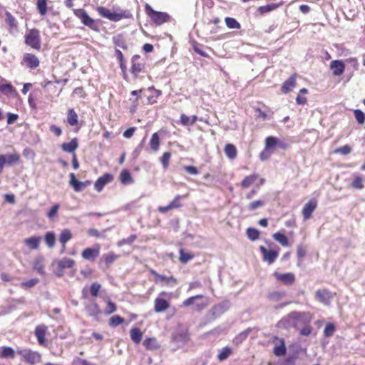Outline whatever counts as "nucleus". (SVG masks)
I'll return each instance as SVG.
<instances>
[{
    "mask_svg": "<svg viewBox=\"0 0 365 365\" xmlns=\"http://www.w3.org/2000/svg\"><path fill=\"white\" fill-rule=\"evenodd\" d=\"M317 207V202L314 200H310L306 203L302 210V215L304 220L311 217L312 212Z\"/></svg>",
    "mask_w": 365,
    "mask_h": 365,
    "instance_id": "17",
    "label": "nucleus"
},
{
    "mask_svg": "<svg viewBox=\"0 0 365 365\" xmlns=\"http://www.w3.org/2000/svg\"><path fill=\"white\" fill-rule=\"evenodd\" d=\"M115 310H116V307H115V304L110 301H108L107 303V307L106 309L105 312L107 314H110L113 313Z\"/></svg>",
    "mask_w": 365,
    "mask_h": 365,
    "instance_id": "58",
    "label": "nucleus"
},
{
    "mask_svg": "<svg viewBox=\"0 0 365 365\" xmlns=\"http://www.w3.org/2000/svg\"><path fill=\"white\" fill-rule=\"evenodd\" d=\"M48 331V327L44 324L38 325L34 331L38 343L41 346H46V334Z\"/></svg>",
    "mask_w": 365,
    "mask_h": 365,
    "instance_id": "10",
    "label": "nucleus"
},
{
    "mask_svg": "<svg viewBox=\"0 0 365 365\" xmlns=\"http://www.w3.org/2000/svg\"><path fill=\"white\" fill-rule=\"evenodd\" d=\"M45 241L48 247H53L56 242V237L54 234L51 232H47L45 235Z\"/></svg>",
    "mask_w": 365,
    "mask_h": 365,
    "instance_id": "44",
    "label": "nucleus"
},
{
    "mask_svg": "<svg viewBox=\"0 0 365 365\" xmlns=\"http://www.w3.org/2000/svg\"><path fill=\"white\" fill-rule=\"evenodd\" d=\"M171 157V154L169 152H165L163 153L160 160L165 169H167L169 165L170 159Z\"/></svg>",
    "mask_w": 365,
    "mask_h": 365,
    "instance_id": "53",
    "label": "nucleus"
},
{
    "mask_svg": "<svg viewBox=\"0 0 365 365\" xmlns=\"http://www.w3.org/2000/svg\"><path fill=\"white\" fill-rule=\"evenodd\" d=\"M330 68L334 76H339L344 73L345 65L342 61L334 60L331 62Z\"/></svg>",
    "mask_w": 365,
    "mask_h": 365,
    "instance_id": "14",
    "label": "nucleus"
},
{
    "mask_svg": "<svg viewBox=\"0 0 365 365\" xmlns=\"http://www.w3.org/2000/svg\"><path fill=\"white\" fill-rule=\"evenodd\" d=\"M194 257V255L190 252H185L184 250L181 249L180 250V261L182 263H187L188 261L192 259Z\"/></svg>",
    "mask_w": 365,
    "mask_h": 365,
    "instance_id": "40",
    "label": "nucleus"
},
{
    "mask_svg": "<svg viewBox=\"0 0 365 365\" xmlns=\"http://www.w3.org/2000/svg\"><path fill=\"white\" fill-rule=\"evenodd\" d=\"M99 254L100 245H96L94 247L85 249L82 252L81 256L84 259L88 261H94L96 258L99 255Z\"/></svg>",
    "mask_w": 365,
    "mask_h": 365,
    "instance_id": "11",
    "label": "nucleus"
},
{
    "mask_svg": "<svg viewBox=\"0 0 365 365\" xmlns=\"http://www.w3.org/2000/svg\"><path fill=\"white\" fill-rule=\"evenodd\" d=\"M5 21L9 26V32L16 35L19 32L18 22L15 17L9 11L5 13Z\"/></svg>",
    "mask_w": 365,
    "mask_h": 365,
    "instance_id": "9",
    "label": "nucleus"
},
{
    "mask_svg": "<svg viewBox=\"0 0 365 365\" xmlns=\"http://www.w3.org/2000/svg\"><path fill=\"white\" fill-rule=\"evenodd\" d=\"M272 153L273 151L264 148V150L260 154V159L262 160H267L271 156Z\"/></svg>",
    "mask_w": 365,
    "mask_h": 365,
    "instance_id": "59",
    "label": "nucleus"
},
{
    "mask_svg": "<svg viewBox=\"0 0 365 365\" xmlns=\"http://www.w3.org/2000/svg\"><path fill=\"white\" fill-rule=\"evenodd\" d=\"M101 286L98 282H93L91 286V294L93 297H97Z\"/></svg>",
    "mask_w": 365,
    "mask_h": 365,
    "instance_id": "56",
    "label": "nucleus"
},
{
    "mask_svg": "<svg viewBox=\"0 0 365 365\" xmlns=\"http://www.w3.org/2000/svg\"><path fill=\"white\" fill-rule=\"evenodd\" d=\"M73 13L76 16L81 19V22L92 29H96L95 21L91 18L85 10L79 9H74Z\"/></svg>",
    "mask_w": 365,
    "mask_h": 365,
    "instance_id": "8",
    "label": "nucleus"
},
{
    "mask_svg": "<svg viewBox=\"0 0 365 365\" xmlns=\"http://www.w3.org/2000/svg\"><path fill=\"white\" fill-rule=\"evenodd\" d=\"M225 23L230 29H240V24L233 18L227 17L225 19Z\"/></svg>",
    "mask_w": 365,
    "mask_h": 365,
    "instance_id": "49",
    "label": "nucleus"
},
{
    "mask_svg": "<svg viewBox=\"0 0 365 365\" xmlns=\"http://www.w3.org/2000/svg\"><path fill=\"white\" fill-rule=\"evenodd\" d=\"M86 310L90 316H96L99 314V309L96 304L88 305Z\"/></svg>",
    "mask_w": 365,
    "mask_h": 365,
    "instance_id": "47",
    "label": "nucleus"
},
{
    "mask_svg": "<svg viewBox=\"0 0 365 365\" xmlns=\"http://www.w3.org/2000/svg\"><path fill=\"white\" fill-rule=\"evenodd\" d=\"M335 327L332 324H327L324 328V334L326 336H331L334 334Z\"/></svg>",
    "mask_w": 365,
    "mask_h": 365,
    "instance_id": "55",
    "label": "nucleus"
},
{
    "mask_svg": "<svg viewBox=\"0 0 365 365\" xmlns=\"http://www.w3.org/2000/svg\"><path fill=\"white\" fill-rule=\"evenodd\" d=\"M264 204L265 202L264 200H255L249 204L247 208L250 211H253L259 207H262V206L264 205Z\"/></svg>",
    "mask_w": 365,
    "mask_h": 365,
    "instance_id": "45",
    "label": "nucleus"
},
{
    "mask_svg": "<svg viewBox=\"0 0 365 365\" xmlns=\"http://www.w3.org/2000/svg\"><path fill=\"white\" fill-rule=\"evenodd\" d=\"M97 11L101 16L112 21L116 22L123 19L128 17V15L125 12L112 11L111 10L103 6L98 7Z\"/></svg>",
    "mask_w": 365,
    "mask_h": 365,
    "instance_id": "4",
    "label": "nucleus"
},
{
    "mask_svg": "<svg viewBox=\"0 0 365 365\" xmlns=\"http://www.w3.org/2000/svg\"><path fill=\"white\" fill-rule=\"evenodd\" d=\"M90 183L91 182L89 181H85V182L78 181L73 186V187L75 191L80 192V191H82L83 190H84L88 185H90Z\"/></svg>",
    "mask_w": 365,
    "mask_h": 365,
    "instance_id": "51",
    "label": "nucleus"
},
{
    "mask_svg": "<svg viewBox=\"0 0 365 365\" xmlns=\"http://www.w3.org/2000/svg\"><path fill=\"white\" fill-rule=\"evenodd\" d=\"M264 182V180L259 177L257 174H252L250 175L246 176L240 183V185L242 188L247 189L250 187L251 186H254V187H257L259 188Z\"/></svg>",
    "mask_w": 365,
    "mask_h": 365,
    "instance_id": "6",
    "label": "nucleus"
},
{
    "mask_svg": "<svg viewBox=\"0 0 365 365\" xmlns=\"http://www.w3.org/2000/svg\"><path fill=\"white\" fill-rule=\"evenodd\" d=\"M142 337L143 332L139 328L135 327L130 329V339L134 343L139 344L142 340Z\"/></svg>",
    "mask_w": 365,
    "mask_h": 365,
    "instance_id": "30",
    "label": "nucleus"
},
{
    "mask_svg": "<svg viewBox=\"0 0 365 365\" xmlns=\"http://www.w3.org/2000/svg\"><path fill=\"white\" fill-rule=\"evenodd\" d=\"M188 196L187 194L185 195H176L174 199L169 203L170 207L172 209L179 208L182 206V204L180 202V200L182 197H187Z\"/></svg>",
    "mask_w": 365,
    "mask_h": 365,
    "instance_id": "39",
    "label": "nucleus"
},
{
    "mask_svg": "<svg viewBox=\"0 0 365 365\" xmlns=\"http://www.w3.org/2000/svg\"><path fill=\"white\" fill-rule=\"evenodd\" d=\"M119 178L120 182L124 185H129L133 182V179L128 170H123Z\"/></svg>",
    "mask_w": 365,
    "mask_h": 365,
    "instance_id": "31",
    "label": "nucleus"
},
{
    "mask_svg": "<svg viewBox=\"0 0 365 365\" xmlns=\"http://www.w3.org/2000/svg\"><path fill=\"white\" fill-rule=\"evenodd\" d=\"M169 307V303L165 299L158 297L155 300V311L156 312H162Z\"/></svg>",
    "mask_w": 365,
    "mask_h": 365,
    "instance_id": "21",
    "label": "nucleus"
},
{
    "mask_svg": "<svg viewBox=\"0 0 365 365\" xmlns=\"http://www.w3.org/2000/svg\"><path fill=\"white\" fill-rule=\"evenodd\" d=\"M117 258V256L113 253H109L104 255L105 262L107 264L113 263Z\"/></svg>",
    "mask_w": 365,
    "mask_h": 365,
    "instance_id": "57",
    "label": "nucleus"
},
{
    "mask_svg": "<svg viewBox=\"0 0 365 365\" xmlns=\"http://www.w3.org/2000/svg\"><path fill=\"white\" fill-rule=\"evenodd\" d=\"M351 147L348 145H344L339 148H336L334 150V153H340L343 155H346L349 154L351 153Z\"/></svg>",
    "mask_w": 365,
    "mask_h": 365,
    "instance_id": "52",
    "label": "nucleus"
},
{
    "mask_svg": "<svg viewBox=\"0 0 365 365\" xmlns=\"http://www.w3.org/2000/svg\"><path fill=\"white\" fill-rule=\"evenodd\" d=\"M37 9L41 16H44L47 12L46 0H37Z\"/></svg>",
    "mask_w": 365,
    "mask_h": 365,
    "instance_id": "41",
    "label": "nucleus"
},
{
    "mask_svg": "<svg viewBox=\"0 0 365 365\" xmlns=\"http://www.w3.org/2000/svg\"><path fill=\"white\" fill-rule=\"evenodd\" d=\"M41 237L33 236L29 238H26L24 240V243L31 250H37L41 242Z\"/></svg>",
    "mask_w": 365,
    "mask_h": 365,
    "instance_id": "20",
    "label": "nucleus"
},
{
    "mask_svg": "<svg viewBox=\"0 0 365 365\" xmlns=\"http://www.w3.org/2000/svg\"><path fill=\"white\" fill-rule=\"evenodd\" d=\"M0 92L12 97L17 94L15 88L10 83L0 85Z\"/></svg>",
    "mask_w": 365,
    "mask_h": 365,
    "instance_id": "27",
    "label": "nucleus"
},
{
    "mask_svg": "<svg viewBox=\"0 0 365 365\" xmlns=\"http://www.w3.org/2000/svg\"><path fill=\"white\" fill-rule=\"evenodd\" d=\"M295 87V78L291 76L282 85V91L284 93H287L291 91Z\"/></svg>",
    "mask_w": 365,
    "mask_h": 365,
    "instance_id": "29",
    "label": "nucleus"
},
{
    "mask_svg": "<svg viewBox=\"0 0 365 365\" xmlns=\"http://www.w3.org/2000/svg\"><path fill=\"white\" fill-rule=\"evenodd\" d=\"M17 353L21 356L24 361L30 365H35L41 361V354L29 349H19Z\"/></svg>",
    "mask_w": 365,
    "mask_h": 365,
    "instance_id": "3",
    "label": "nucleus"
},
{
    "mask_svg": "<svg viewBox=\"0 0 365 365\" xmlns=\"http://www.w3.org/2000/svg\"><path fill=\"white\" fill-rule=\"evenodd\" d=\"M59 209V205H53L51 210L48 211V212L47 213V216L48 218H52L53 216H55L56 214H57V212Z\"/></svg>",
    "mask_w": 365,
    "mask_h": 365,
    "instance_id": "63",
    "label": "nucleus"
},
{
    "mask_svg": "<svg viewBox=\"0 0 365 365\" xmlns=\"http://www.w3.org/2000/svg\"><path fill=\"white\" fill-rule=\"evenodd\" d=\"M56 263L58 268L62 271L63 269L66 268H71L74 265L75 262L72 259L64 257L61 259L58 260Z\"/></svg>",
    "mask_w": 365,
    "mask_h": 365,
    "instance_id": "26",
    "label": "nucleus"
},
{
    "mask_svg": "<svg viewBox=\"0 0 365 365\" xmlns=\"http://www.w3.org/2000/svg\"><path fill=\"white\" fill-rule=\"evenodd\" d=\"M78 117L77 113L73 109H69L67 113V122L71 126H75L78 124Z\"/></svg>",
    "mask_w": 365,
    "mask_h": 365,
    "instance_id": "32",
    "label": "nucleus"
},
{
    "mask_svg": "<svg viewBox=\"0 0 365 365\" xmlns=\"http://www.w3.org/2000/svg\"><path fill=\"white\" fill-rule=\"evenodd\" d=\"M149 145L153 151L157 152L160 147V138L158 133H154L149 142Z\"/></svg>",
    "mask_w": 365,
    "mask_h": 365,
    "instance_id": "33",
    "label": "nucleus"
},
{
    "mask_svg": "<svg viewBox=\"0 0 365 365\" xmlns=\"http://www.w3.org/2000/svg\"><path fill=\"white\" fill-rule=\"evenodd\" d=\"M273 352L277 356H282L286 354L284 340L281 338H275Z\"/></svg>",
    "mask_w": 365,
    "mask_h": 365,
    "instance_id": "15",
    "label": "nucleus"
},
{
    "mask_svg": "<svg viewBox=\"0 0 365 365\" xmlns=\"http://www.w3.org/2000/svg\"><path fill=\"white\" fill-rule=\"evenodd\" d=\"M354 117L359 124H363L365 122V113L361 110L356 109L354 110Z\"/></svg>",
    "mask_w": 365,
    "mask_h": 365,
    "instance_id": "50",
    "label": "nucleus"
},
{
    "mask_svg": "<svg viewBox=\"0 0 365 365\" xmlns=\"http://www.w3.org/2000/svg\"><path fill=\"white\" fill-rule=\"evenodd\" d=\"M247 235L250 240L254 241L259 238V232L257 229L248 228L247 230Z\"/></svg>",
    "mask_w": 365,
    "mask_h": 365,
    "instance_id": "46",
    "label": "nucleus"
},
{
    "mask_svg": "<svg viewBox=\"0 0 365 365\" xmlns=\"http://www.w3.org/2000/svg\"><path fill=\"white\" fill-rule=\"evenodd\" d=\"M25 43L34 49H39L41 48L39 31L35 29L28 31L25 35Z\"/></svg>",
    "mask_w": 365,
    "mask_h": 365,
    "instance_id": "5",
    "label": "nucleus"
},
{
    "mask_svg": "<svg viewBox=\"0 0 365 365\" xmlns=\"http://www.w3.org/2000/svg\"><path fill=\"white\" fill-rule=\"evenodd\" d=\"M23 62L30 68H36L39 66L38 58L31 53H25L23 57Z\"/></svg>",
    "mask_w": 365,
    "mask_h": 365,
    "instance_id": "16",
    "label": "nucleus"
},
{
    "mask_svg": "<svg viewBox=\"0 0 365 365\" xmlns=\"http://www.w3.org/2000/svg\"><path fill=\"white\" fill-rule=\"evenodd\" d=\"M274 240L284 247L289 245L288 239L285 235L281 232H276L272 235Z\"/></svg>",
    "mask_w": 365,
    "mask_h": 365,
    "instance_id": "35",
    "label": "nucleus"
},
{
    "mask_svg": "<svg viewBox=\"0 0 365 365\" xmlns=\"http://www.w3.org/2000/svg\"><path fill=\"white\" fill-rule=\"evenodd\" d=\"M136 239V236L133 235L127 238L123 239L118 242V246L121 247L125 244H132Z\"/></svg>",
    "mask_w": 365,
    "mask_h": 365,
    "instance_id": "54",
    "label": "nucleus"
},
{
    "mask_svg": "<svg viewBox=\"0 0 365 365\" xmlns=\"http://www.w3.org/2000/svg\"><path fill=\"white\" fill-rule=\"evenodd\" d=\"M19 118V115L17 114L8 113H7V123L9 125H11L14 123Z\"/></svg>",
    "mask_w": 365,
    "mask_h": 365,
    "instance_id": "62",
    "label": "nucleus"
},
{
    "mask_svg": "<svg viewBox=\"0 0 365 365\" xmlns=\"http://www.w3.org/2000/svg\"><path fill=\"white\" fill-rule=\"evenodd\" d=\"M43 260V257L42 256H39L34 259L33 263L34 269L41 275L44 274Z\"/></svg>",
    "mask_w": 365,
    "mask_h": 365,
    "instance_id": "25",
    "label": "nucleus"
},
{
    "mask_svg": "<svg viewBox=\"0 0 365 365\" xmlns=\"http://www.w3.org/2000/svg\"><path fill=\"white\" fill-rule=\"evenodd\" d=\"M225 153L226 155L230 159H234L236 158L237 150L232 144H227L225 145Z\"/></svg>",
    "mask_w": 365,
    "mask_h": 365,
    "instance_id": "37",
    "label": "nucleus"
},
{
    "mask_svg": "<svg viewBox=\"0 0 365 365\" xmlns=\"http://www.w3.org/2000/svg\"><path fill=\"white\" fill-rule=\"evenodd\" d=\"M277 6L276 5H267V6H260L259 8V11L261 12V13H267L269 11H271L272 10H274V9H276Z\"/></svg>",
    "mask_w": 365,
    "mask_h": 365,
    "instance_id": "60",
    "label": "nucleus"
},
{
    "mask_svg": "<svg viewBox=\"0 0 365 365\" xmlns=\"http://www.w3.org/2000/svg\"><path fill=\"white\" fill-rule=\"evenodd\" d=\"M15 357V351L10 346L0 347L1 359H14Z\"/></svg>",
    "mask_w": 365,
    "mask_h": 365,
    "instance_id": "24",
    "label": "nucleus"
},
{
    "mask_svg": "<svg viewBox=\"0 0 365 365\" xmlns=\"http://www.w3.org/2000/svg\"><path fill=\"white\" fill-rule=\"evenodd\" d=\"M316 297L320 302L328 304L332 299V294L326 289H319L316 292Z\"/></svg>",
    "mask_w": 365,
    "mask_h": 365,
    "instance_id": "18",
    "label": "nucleus"
},
{
    "mask_svg": "<svg viewBox=\"0 0 365 365\" xmlns=\"http://www.w3.org/2000/svg\"><path fill=\"white\" fill-rule=\"evenodd\" d=\"M143 345L146 349L150 350H155L159 348L157 340L154 338H148L143 341Z\"/></svg>",
    "mask_w": 365,
    "mask_h": 365,
    "instance_id": "36",
    "label": "nucleus"
},
{
    "mask_svg": "<svg viewBox=\"0 0 365 365\" xmlns=\"http://www.w3.org/2000/svg\"><path fill=\"white\" fill-rule=\"evenodd\" d=\"M38 282V279H31L29 281L24 282L21 283V287H32L35 286Z\"/></svg>",
    "mask_w": 365,
    "mask_h": 365,
    "instance_id": "61",
    "label": "nucleus"
},
{
    "mask_svg": "<svg viewBox=\"0 0 365 365\" xmlns=\"http://www.w3.org/2000/svg\"><path fill=\"white\" fill-rule=\"evenodd\" d=\"M279 143V139L273 137V136H269L265 140V148L272 150L277 147V144Z\"/></svg>",
    "mask_w": 365,
    "mask_h": 365,
    "instance_id": "34",
    "label": "nucleus"
},
{
    "mask_svg": "<svg viewBox=\"0 0 365 365\" xmlns=\"http://www.w3.org/2000/svg\"><path fill=\"white\" fill-rule=\"evenodd\" d=\"M113 177L111 174L106 173L100 177L95 182L94 187L98 192H101L104 186L112 182Z\"/></svg>",
    "mask_w": 365,
    "mask_h": 365,
    "instance_id": "13",
    "label": "nucleus"
},
{
    "mask_svg": "<svg viewBox=\"0 0 365 365\" xmlns=\"http://www.w3.org/2000/svg\"><path fill=\"white\" fill-rule=\"evenodd\" d=\"M154 277V281L163 287H174L177 284V279L173 276H165L158 274L155 271H152Z\"/></svg>",
    "mask_w": 365,
    "mask_h": 365,
    "instance_id": "7",
    "label": "nucleus"
},
{
    "mask_svg": "<svg viewBox=\"0 0 365 365\" xmlns=\"http://www.w3.org/2000/svg\"><path fill=\"white\" fill-rule=\"evenodd\" d=\"M61 148L65 152L73 153L78 148V140L76 138H73L69 143H63Z\"/></svg>",
    "mask_w": 365,
    "mask_h": 365,
    "instance_id": "28",
    "label": "nucleus"
},
{
    "mask_svg": "<svg viewBox=\"0 0 365 365\" xmlns=\"http://www.w3.org/2000/svg\"><path fill=\"white\" fill-rule=\"evenodd\" d=\"M259 250L263 255V259L268 262L269 264H272L279 255V252L277 251L267 250L263 246L259 247Z\"/></svg>",
    "mask_w": 365,
    "mask_h": 365,
    "instance_id": "12",
    "label": "nucleus"
},
{
    "mask_svg": "<svg viewBox=\"0 0 365 365\" xmlns=\"http://www.w3.org/2000/svg\"><path fill=\"white\" fill-rule=\"evenodd\" d=\"M231 354H232L231 348H230L228 346L224 347L220 351V353L217 356V359L221 361H224V360L227 359L230 356Z\"/></svg>",
    "mask_w": 365,
    "mask_h": 365,
    "instance_id": "38",
    "label": "nucleus"
},
{
    "mask_svg": "<svg viewBox=\"0 0 365 365\" xmlns=\"http://www.w3.org/2000/svg\"><path fill=\"white\" fill-rule=\"evenodd\" d=\"M73 365H93L86 360L81 358H76L73 361Z\"/></svg>",
    "mask_w": 365,
    "mask_h": 365,
    "instance_id": "64",
    "label": "nucleus"
},
{
    "mask_svg": "<svg viewBox=\"0 0 365 365\" xmlns=\"http://www.w3.org/2000/svg\"><path fill=\"white\" fill-rule=\"evenodd\" d=\"M275 277L287 284H292L294 281V276L292 273L279 274L274 273Z\"/></svg>",
    "mask_w": 365,
    "mask_h": 365,
    "instance_id": "23",
    "label": "nucleus"
},
{
    "mask_svg": "<svg viewBox=\"0 0 365 365\" xmlns=\"http://www.w3.org/2000/svg\"><path fill=\"white\" fill-rule=\"evenodd\" d=\"M139 58L138 56H133L132 58V67H131V72L133 73H138L142 70V65L139 63H136L135 61Z\"/></svg>",
    "mask_w": 365,
    "mask_h": 365,
    "instance_id": "43",
    "label": "nucleus"
},
{
    "mask_svg": "<svg viewBox=\"0 0 365 365\" xmlns=\"http://www.w3.org/2000/svg\"><path fill=\"white\" fill-rule=\"evenodd\" d=\"M4 157V161L5 165H12L19 163L20 160V155L18 153H12L9 154H1Z\"/></svg>",
    "mask_w": 365,
    "mask_h": 365,
    "instance_id": "19",
    "label": "nucleus"
},
{
    "mask_svg": "<svg viewBox=\"0 0 365 365\" xmlns=\"http://www.w3.org/2000/svg\"><path fill=\"white\" fill-rule=\"evenodd\" d=\"M145 11L148 16L156 25H161L170 20V16L168 13L157 11L148 4H145Z\"/></svg>",
    "mask_w": 365,
    "mask_h": 365,
    "instance_id": "2",
    "label": "nucleus"
},
{
    "mask_svg": "<svg viewBox=\"0 0 365 365\" xmlns=\"http://www.w3.org/2000/svg\"><path fill=\"white\" fill-rule=\"evenodd\" d=\"M124 322V319L118 315L113 316L109 319V324L112 327H116Z\"/></svg>",
    "mask_w": 365,
    "mask_h": 365,
    "instance_id": "48",
    "label": "nucleus"
},
{
    "mask_svg": "<svg viewBox=\"0 0 365 365\" xmlns=\"http://www.w3.org/2000/svg\"><path fill=\"white\" fill-rule=\"evenodd\" d=\"M72 238V233L70 230L64 229L61 231L59 236V241L62 245V252L66 248V244Z\"/></svg>",
    "mask_w": 365,
    "mask_h": 365,
    "instance_id": "22",
    "label": "nucleus"
},
{
    "mask_svg": "<svg viewBox=\"0 0 365 365\" xmlns=\"http://www.w3.org/2000/svg\"><path fill=\"white\" fill-rule=\"evenodd\" d=\"M311 315L307 312H292L283 317L277 324L279 328L289 329L294 327L299 329L303 325L311 322Z\"/></svg>",
    "mask_w": 365,
    "mask_h": 365,
    "instance_id": "1",
    "label": "nucleus"
},
{
    "mask_svg": "<svg viewBox=\"0 0 365 365\" xmlns=\"http://www.w3.org/2000/svg\"><path fill=\"white\" fill-rule=\"evenodd\" d=\"M351 187L355 189H358V190L363 189L364 184H363L362 178L359 175H355L354 180L351 182Z\"/></svg>",
    "mask_w": 365,
    "mask_h": 365,
    "instance_id": "42",
    "label": "nucleus"
}]
</instances>
